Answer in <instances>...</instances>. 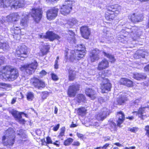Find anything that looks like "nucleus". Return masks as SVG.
Listing matches in <instances>:
<instances>
[{
    "mask_svg": "<svg viewBox=\"0 0 149 149\" xmlns=\"http://www.w3.org/2000/svg\"><path fill=\"white\" fill-rule=\"evenodd\" d=\"M129 130L132 132H136L138 130V128L137 127H135L129 128Z\"/></svg>",
    "mask_w": 149,
    "mask_h": 149,
    "instance_id": "obj_49",
    "label": "nucleus"
},
{
    "mask_svg": "<svg viewBox=\"0 0 149 149\" xmlns=\"http://www.w3.org/2000/svg\"><path fill=\"white\" fill-rule=\"evenodd\" d=\"M27 47L25 45H22L18 46L16 50L15 55L19 58L18 59L21 60H23L27 56Z\"/></svg>",
    "mask_w": 149,
    "mask_h": 149,
    "instance_id": "obj_9",
    "label": "nucleus"
},
{
    "mask_svg": "<svg viewBox=\"0 0 149 149\" xmlns=\"http://www.w3.org/2000/svg\"><path fill=\"white\" fill-rule=\"evenodd\" d=\"M49 47L48 45H45L43 47V48L40 51L41 52L42 55H45L48 52L49 49Z\"/></svg>",
    "mask_w": 149,
    "mask_h": 149,
    "instance_id": "obj_36",
    "label": "nucleus"
},
{
    "mask_svg": "<svg viewBox=\"0 0 149 149\" xmlns=\"http://www.w3.org/2000/svg\"><path fill=\"white\" fill-rule=\"evenodd\" d=\"M128 96L126 93L122 92H120L117 95L116 101L117 104L119 105H122L127 100Z\"/></svg>",
    "mask_w": 149,
    "mask_h": 149,
    "instance_id": "obj_18",
    "label": "nucleus"
},
{
    "mask_svg": "<svg viewBox=\"0 0 149 149\" xmlns=\"http://www.w3.org/2000/svg\"><path fill=\"white\" fill-rule=\"evenodd\" d=\"M73 140L71 138H69L65 140L64 142V145L66 146L70 145L73 141Z\"/></svg>",
    "mask_w": 149,
    "mask_h": 149,
    "instance_id": "obj_42",
    "label": "nucleus"
},
{
    "mask_svg": "<svg viewBox=\"0 0 149 149\" xmlns=\"http://www.w3.org/2000/svg\"><path fill=\"white\" fill-rule=\"evenodd\" d=\"M80 144V143L78 141H74L73 143V145L74 146H78Z\"/></svg>",
    "mask_w": 149,
    "mask_h": 149,
    "instance_id": "obj_54",
    "label": "nucleus"
},
{
    "mask_svg": "<svg viewBox=\"0 0 149 149\" xmlns=\"http://www.w3.org/2000/svg\"><path fill=\"white\" fill-rule=\"evenodd\" d=\"M67 3L63 5L61 8L60 12L63 15H66L69 14L72 10V1H67Z\"/></svg>",
    "mask_w": 149,
    "mask_h": 149,
    "instance_id": "obj_11",
    "label": "nucleus"
},
{
    "mask_svg": "<svg viewBox=\"0 0 149 149\" xmlns=\"http://www.w3.org/2000/svg\"><path fill=\"white\" fill-rule=\"evenodd\" d=\"M113 38L112 35L110 34V35H108L106 38L107 41L106 42L109 43L113 41Z\"/></svg>",
    "mask_w": 149,
    "mask_h": 149,
    "instance_id": "obj_43",
    "label": "nucleus"
},
{
    "mask_svg": "<svg viewBox=\"0 0 149 149\" xmlns=\"http://www.w3.org/2000/svg\"><path fill=\"white\" fill-rule=\"evenodd\" d=\"M31 15L35 22L38 23L42 17V10L41 8H33L31 13Z\"/></svg>",
    "mask_w": 149,
    "mask_h": 149,
    "instance_id": "obj_12",
    "label": "nucleus"
},
{
    "mask_svg": "<svg viewBox=\"0 0 149 149\" xmlns=\"http://www.w3.org/2000/svg\"><path fill=\"white\" fill-rule=\"evenodd\" d=\"M11 113L13 116L21 123L23 124L25 122L24 119H22L21 116L22 113L24 114L23 112L19 113L16 110H13L12 111Z\"/></svg>",
    "mask_w": 149,
    "mask_h": 149,
    "instance_id": "obj_23",
    "label": "nucleus"
},
{
    "mask_svg": "<svg viewBox=\"0 0 149 149\" xmlns=\"http://www.w3.org/2000/svg\"><path fill=\"white\" fill-rule=\"evenodd\" d=\"M109 143H106L104 145L103 147H97L96 149H107V147L109 146Z\"/></svg>",
    "mask_w": 149,
    "mask_h": 149,
    "instance_id": "obj_47",
    "label": "nucleus"
},
{
    "mask_svg": "<svg viewBox=\"0 0 149 149\" xmlns=\"http://www.w3.org/2000/svg\"><path fill=\"white\" fill-rule=\"evenodd\" d=\"M51 75L52 79L53 80H54V81H56L58 80V78L56 74H55L54 73H52Z\"/></svg>",
    "mask_w": 149,
    "mask_h": 149,
    "instance_id": "obj_46",
    "label": "nucleus"
},
{
    "mask_svg": "<svg viewBox=\"0 0 149 149\" xmlns=\"http://www.w3.org/2000/svg\"><path fill=\"white\" fill-rule=\"evenodd\" d=\"M146 52L143 50H137L134 55V58L136 59L141 58L145 57Z\"/></svg>",
    "mask_w": 149,
    "mask_h": 149,
    "instance_id": "obj_29",
    "label": "nucleus"
},
{
    "mask_svg": "<svg viewBox=\"0 0 149 149\" xmlns=\"http://www.w3.org/2000/svg\"><path fill=\"white\" fill-rule=\"evenodd\" d=\"M133 77L136 80H140L145 79L146 78V76L143 74L136 73L133 74Z\"/></svg>",
    "mask_w": 149,
    "mask_h": 149,
    "instance_id": "obj_30",
    "label": "nucleus"
},
{
    "mask_svg": "<svg viewBox=\"0 0 149 149\" xmlns=\"http://www.w3.org/2000/svg\"><path fill=\"white\" fill-rule=\"evenodd\" d=\"M146 108H149V106L145 107L141 106V107L139 108L138 111H134L132 113L134 115L138 116L141 119L143 120L148 116V115L146 114L147 111L145 109Z\"/></svg>",
    "mask_w": 149,
    "mask_h": 149,
    "instance_id": "obj_13",
    "label": "nucleus"
},
{
    "mask_svg": "<svg viewBox=\"0 0 149 149\" xmlns=\"http://www.w3.org/2000/svg\"><path fill=\"white\" fill-rule=\"evenodd\" d=\"M59 59L58 57H57L56 58V59L55 61V64H54V68L56 69H57L58 68V60Z\"/></svg>",
    "mask_w": 149,
    "mask_h": 149,
    "instance_id": "obj_51",
    "label": "nucleus"
},
{
    "mask_svg": "<svg viewBox=\"0 0 149 149\" xmlns=\"http://www.w3.org/2000/svg\"><path fill=\"white\" fill-rule=\"evenodd\" d=\"M114 144L118 147H121L122 146V145L119 143H114Z\"/></svg>",
    "mask_w": 149,
    "mask_h": 149,
    "instance_id": "obj_60",
    "label": "nucleus"
},
{
    "mask_svg": "<svg viewBox=\"0 0 149 149\" xmlns=\"http://www.w3.org/2000/svg\"><path fill=\"white\" fill-rule=\"evenodd\" d=\"M78 22L77 20L75 18H71L67 22V24L69 27H71L76 25Z\"/></svg>",
    "mask_w": 149,
    "mask_h": 149,
    "instance_id": "obj_32",
    "label": "nucleus"
},
{
    "mask_svg": "<svg viewBox=\"0 0 149 149\" xmlns=\"http://www.w3.org/2000/svg\"><path fill=\"white\" fill-rule=\"evenodd\" d=\"M46 140H47V144H52V140L50 137H47L46 138ZM45 143L46 144V143Z\"/></svg>",
    "mask_w": 149,
    "mask_h": 149,
    "instance_id": "obj_52",
    "label": "nucleus"
},
{
    "mask_svg": "<svg viewBox=\"0 0 149 149\" xmlns=\"http://www.w3.org/2000/svg\"><path fill=\"white\" fill-rule=\"evenodd\" d=\"M0 86L4 87H8V85L4 83H0Z\"/></svg>",
    "mask_w": 149,
    "mask_h": 149,
    "instance_id": "obj_55",
    "label": "nucleus"
},
{
    "mask_svg": "<svg viewBox=\"0 0 149 149\" xmlns=\"http://www.w3.org/2000/svg\"><path fill=\"white\" fill-rule=\"evenodd\" d=\"M109 113V110L106 108H104L95 116V118L98 121H102Z\"/></svg>",
    "mask_w": 149,
    "mask_h": 149,
    "instance_id": "obj_15",
    "label": "nucleus"
},
{
    "mask_svg": "<svg viewBox=\"0 0 149 149\" xmlns=\"http://www.w3.org/2000/svg\"><path fill=\"white\" fill-rule=\"evenodd\" d=\"M58 9L56 7L48 10L47 12V17L49 20L54 19L57 15Z\"/></svg>",
    "mask_w": 149,
    "mask_h": 149,
    "instance_id": "obj_17",
    "label": "nucleus"
},
{
    "mask_svg": "<svg viewBox=\"0 0 149 149\" xmlns=\"http://www.w3.org/2000/svg\"><path fill=\"white\" fill-rule=\"evenodd\" d=\"M48 93L47 92H42V93L41 94L42 98L43 99L46 98L48 96Z\"/></svg>",
    "mask_w": 149,
    "mask_h": 149,
    "instance_id": "obj_48",
    "label": "nucleus"
},
{
    "mask_svg": "<svg viewBox=\"0 0 149 149\" xmlns=\"http://www.w3.org/2000/svg\"><path fill=\"white\" fill-rule=\"evenodd\" d=\"M101 52L95 49L91 52L89 54L90 59L92 62H94L99 59V54Z\"/></svg>",
    "mask_w": 149,
    "mask_h": 149,
    "instance_id": "obj_19",
    "label": "nucleus"
},
{
    "mask_svg": "<svg viewBox=\"0 0 149 149\" xmlns=\"http://www.w3.org/2000/svg\"><path fill=\"white\" fill-rule=\"evenodd\" d=\"M19 133L18 134V135L20 136L22 138V139H21V140L22 142L25 141V139L23 140V138H24V139H25V138L26 137V136L24 134V131L23 130H19Z\"/></svg>",
    "mask_w": 149,
    "mask_h": 149,
    "instance_id": "obj_40",
    "label": "nucleus"
},
{
    "mask_svg": "<svg viewBox=\"0 0 149 149\" xmlns=\"http://www.w3.org/2000/svg\"><path fill=\"white\" fill-rule=\"evenodd\" d=\"M103 53L105 56L109 58V61L111 63H113L115 61V59L113 56L107 54L104 52H103Z\"/></svg>",
    "mask_w": 149,
    "mask_h": 149,
    "instance_id": "obj_38",
    "label": "nucleus"
},
{
    "mask_svg": "<svg viewBox=\"0 0 149 149\" xmlns=\"http://www.w3.org/2000/svg\"><path fill=\"white\" fill-rule=\"evenodd\" d=\"M145 70L146 71H149V65H147L144 68Z\"/></svg>",
    "mask_w": 149,
    "mask_h": 149,
    "instance_id": "obj_57",
    "label": "nucleus"
},
{
    "mask_svg": "<svg viewBox=\"0 0 149 149\" xmlns=\"http://www.w3.org/2000/svg\"><path fill=\"white\" fill-rule=\"evenodd\" d=\"M86 110L84 108H81L78 109V114L81 116H84L86 112Z\"/></svg>",
    "mask_w": 149,
    "mask_h": 149,
    "instance_id": "obj_37",
    "label": "nucleus"
},
{
    "mask_svg": "<svg viewBox=\"0 0 149 149\" xmlns=\"http://www.w3.org/2000/svg\"><path fill=\"white\" fill-rule=\"evenodd\" d=\"M0 75H1L5 80L12 81L17 78L19 73L16 68L7 66L0 71Z\"/></svg>",
    "mask_w": 149,
    "mask_h": 149,
    "instance_id": "obj_4",
    "label": "nucleus"
},
{
    "mask_svg": "<svg viewBox=\"0 0 149 149\" xmlns=\"http://www.w3.org/2000/svg\"><path fill=\"white\" fill-rule=\"evenodd\" d=\"M128 19L132 22L136 23L141 22L143 19V15L141 14H136L134 13L128 16Z\"/></svg>",
    "mask_w": 149,
    "mask_h": 149,
    "instance_id": "obj_20",
    "label": "nucleus"
},
{
    "mask_svg": "<svg viewBox=\"0 0 149 149\" xmlns=\"http://www.w3.org/2000/svg\"><path fill=\"white\" fill-rule=\"evenodd\" d=\"M16 101V98H13L11 104H13L15 103Z\"/></svg>",
    "mask_w": 149,
    "mask_h": 149,
    "instance_id": "obj_63",
    "label": "nucleus"
},
{
    "mask_svg": "<svg viewBox=\"0 0 149 149\" xmlns=\"http://www.w3.org/2000/svg\"><path fill=\"white\" fill-rule=\"evenodd\" d=\"M79 85L76 84H72L70 86L68 91V96L70 97H74L79 90Z\"/></svg>",
    "mask_w": 149,
    "mask_h": 149,
    "instance_id": "obj_16",
    "label": "nucleus"
},
{
    "mask_svg": "<svg viewBox=\"0 0 149 149\" xmlns=\"http://www.w3.org/2000/svg\"><path fill=\"white\" fill-rule=\"evenodd\" d=\"M76 100L79 103L84 102L86 100L84 96L82 94H78L77 96Z\"/></svg>",
    "mask_w": 149,
    "mask_h": 149,
    "instance_id": "obj_34",
    "label": "nucleus"
},
{
    "mask_svg": "<svg viewBox=\"0 0 149 149\" xmlns=\"http://www.w3.org/2000/svg\"><path fill=\"white\" fill-rule=\"evenodd\" d=\"M107 11L105 13V17L108 21H111L117 16L121 10V7L118 5L108 6H107Z\"/></svg>",
    "mask_w": 149,
    "mask_h": 149,
    "instance_id": "obj_5",
    "label": "nucleus"
},
{
    "mask_svg": "<svg viewBox=\"0 0 149 149\" xmlns=\"http://www.w3.org/2000/svg\"><path fill=\"white\" fill-rule=\"evenodd\" d=\"M143 99L141 98H140L136 99L132 102L131 103L132 106H136L138 105L139 104L143 102Z\"/></svg>",
    "mask_w": 149,
    "mask_h": 149,
    "instance_id": "obj_39",
    "label": "nucleus"
},
{
    "mask_svg": "<svg viewBox=\"0 0 149 149\" xmlns=\"http://www.w3.org/2000/svg\"><path fill=\"white\" fill-rule=\"evenodd\" d=\"M31 82L35 87L39 89H40L41 88H44L45 86V83L43 81L36 78L31 79Z\"/></svg>",
    "mask_w": 149,
    "mask_h": 149,
    "instance_id": "obj_21",
    "label": "nucleus"
},
{
    "mask_svg": "<svg viewBox=\"0 0 149 149\" xmlns=\"http://www.w3.org/2000/svg\"><path fill=\"white\" fill-rule=\"evenodd\" d=\"M3 57H1V59H0V65L3 62Z\"/></svg>",
    "mask_w": 149,
    "mask_h": 149,
    "instance_id": "obj_62",
    "label": "nucleus"
},
{
    "mask_svg": "<svg viewBox=\"0 0 149 149\" xmlns=\"http://www.w3.org/2000/svg\"><path fill=\"white\" fill-rule=\"evenodd\" d=\"M108 66V62L106 60L104 59L99 63L97 68L99 70H102L105 69Z\"/></svg>",
    "mask_w": 149,
    "mask_h": 149,
    "instance_id": "obj_27",
    "label": "nucleus"
},
{
    "mask_svg": "<svg viewBox=\"0 0 149 149\" xmlns=\"http://www.w3.org/2000/svg\"><path fill=\"white\" fill-rule=\"evenodd\" d=\"M58 111V109L56 107H55L54 113L56 114Z\"/></svg>",
    "mask_w": 149,
    "mask_h": 149,
    "instance_id": "obj_64",
    "label": "nucleus"
},
{
    "mask_svg": "<svg viewBox=\"0 0 149 149\" xmlns=\"http://www.w3.org/2000/svg\"><path fill=\"white\" fill-rule=\"evenodd\" d=\"M76 72L70 69L69 71V79L70 81L73 80L75 78Z\"/></svg>",
    "mask_w": 149,
    "mask_h": 149,
    "instance_id": "obj_33",
    "label": "nucleus"
},
{
    "mask_svg": "<svg viewBox=\"0 0 149 149\" xmlns=\"http://www.w3.org/2000/svg\"><path fill=\"white\" fill-rule=\"evenodd\" d=\"M12 33H14L13 37L16 40H19L21 38V34L20 28L18 27L14 26L11 30Z\"/></svg>",
    "mask_w": 149,
    "mask_h": 149,
    "instance_id": "obj_22",
    "label": "nucleus"
},
{
    "mask_svg": "<svg viewBox=\"0 0 149 149\" xmlns=\"http://www.w3.org/2000/svg\"><path fill=\"white\" fill-rule=\"evenodd\" d=\"M122 35L118 37V40L123 43H131L132 41H139V37L141 35V32L136 26L132 27L130 29L126 28V30L122 29L120 32Z\"/></svg>",
    "mask_w": 149,
    "mask_h": 149,
    "instance_id": "obj_1",
    "label": "nucleus"
},
{
    "mask_svg": "<svg viewBox=\"0 0 149 149\" xmlns=\"http://www.w3.org/2000/svg\"><path fill=\"white\" fill-rule=\"evenodd\" d=\"M21 15L24 17L22 18L20 24L24 27H26L28 25V19L29 14H26L25 12L19 13H13L6 17L3 16L1 18H0V22L2 25L4 22H15L19 18Z\"/></svg>",
    "mask_w": 149,
    "mask_h": 149,
    "instance_id": "obj_3",
    "label": "nucleus"
},
{
    "mask_svg": "<svg viewBox=\"0 0 149 149\" xmlns=\"http://www.w3.org/2000/svg\"><path fill=\"white\" fill-rule=\"evenodd\" d=\"M1 6L5 8L10 7L11 9L22 8L25 5L24 1H0Z\"/></svg>",
    "mask_w": 149,
    "mask_h": 149,
    "instance_id": "obj_7",
    "label": "nucleus"
},
{
    "mask_svg": "<svg viewBox=\"0 0 149 149\" xmlns=\"http://www.w3.org/2000/svg\"><path fill=\"white\" fill-rule=\"evenodd\" d=\"M15 132L13 129L10 128L6 132L5 135L2 137V142L3 145L7 147H11L15 142Z\"/></svg>",
    "mask_w": 149,
    "mask_h": 149,
    "instance_id": "obj_6",
    "label": "nucleus"
},
{
    "mask_svg": "<svg viewBox=\"0 0 149 149\" xmlns=\"http://www.w3.org/2000/svg\"><path fill=\"white\" fill-rule=\"evenodd\" d=\"M60 126V124H58L56 126H54L53 128V130L55 131H57L59 129Z\"/></svg>",
    "mask_w": 149,
    "mask_h": 149,
    "instance_id": "obj_53",
    "label": "nucleus"
},
{
    "mask_svg": "<svg viewBox=\"0 0 149 149\" xmlns=\"http://www.w3.org/2000/svg\"><path fill=\"white\" fill-rule=\"evenodd\" d=\"M34 97L33 94L31 92L28 93L27 95V98L28 100L31 101L33 100Z\"/></svg>",
    "mask_w": 149,
    "mask_h": 149,
    "instance_id": "obj_41",
    "label": "nucleus"
},
{
    "mask_svg": "<svg viewBox=\"0 0 149 149\" xmlns=\"http://www.w3.org/2000/svg\"><path fill=\"white\" fill-rule=\"evenodd\" d=\"M56 145L57 146H58L59 145V142L58 141H56L55 142L52 143Z\"/></svg>",
    "mask_w": 149,
    "mask_h": 149,
    "instance_id": "obj_59",
    "label": "nucleus"
},
{
    "mask_svg": "<svg viewBox=\"0 0 149 149\" xmlns=\"http://www.w3.org/2000/svg\"><path fill=\"white\" fill-rule=\"evenodd\" d=\"M81 35L84 38L86 39L89 38L91 33V31L87 26H83L80 29Z\"/></svg>",
    "mask_w": 149,
    "mask_h": 149,
    "instance_id": "obj_24",
    "label": "nucleus"
},
{
    "mask_svg": "<svg viewBox=\"0 0 149 149\" xmlns=\"http://www.w3.org/2000/svg\"><path fill=\"white\" fill-rule=\"evenodd\" d=\"M126 118L127 119H129L130 120H132L134 119V117L133 116H130V117L129 116V117H127Z\"/></svg>",
    "mask_w": 149,
    "mask_h": 149,
    "instance_id": "obj_61",
    "label": "nucleus"
},
{
    "mask_svg": "<svg viewBox=\"0 0 149 149\" xmlns=\"http://www.w3.org/2000/svg\"><path fill=\"white\" fill-rule=\"evenodd\" d=\"M77 136L78 137L80 138H82L83 137V134H80L79 133H77Z\"/></svg>",
    "mask_w": 149,
    "mask_h": 149,
    "instance_id": "obj_58",
    "label": "nucleus"
},
{
    "mask_svg": "<svg viewBox=\"0 0 149 149\" xmlns=\"http://www.w3.org/2000/svg\"><path fill=\"white\" fill-rule=\"evenodd\" d=\"M68 33L70 36H68V40L71 42H75V34L72 30H69Z\"/></svg>",
    "mask_w": 149,
    "mask_h": 149,
    "instance_id": "obj_31",
    "label": "nucleus"
},
{
    "mask_svg": "<svg viewBox=\"0 0 149 149\" xmlns=\"http://www.w3.org/2000/svg\"><path fill=\"white\" fill-rule=\"evenodd\" d=\"M37 65V62L34 61L31 64L21 65L20 69L21 71H25L28 74L30 75L34 72Z\"/></svg>",
    "mask_w": 149,
    "mask_h": 149,
    "instance_id": "obj_10",
    "label": "nucleus"
},
{
    "mask_svg": "<svg viewBox=\"0 0 149 149\" xmlns=\"http://www.w3.org/2000/svg\"><path fill=\"white\" fill-rule=\"evenodd\" d=\"M77 46H75L77 49L75 50L66 49L65 56L67 61L75 62L83 57L86 53L84 46L80 44L77 45Z\"/></svg>",
    "mask_w": 149,
    "mask_h": 149,
    "instance_id": "obj_2",
    "label": "nucleus"
},
{
    "mask_svg": "<svg viewBox=\"0 0 149 149\" xmlns=\"http://www.w3.org/2000/svg\"><path fill=\"white\" fill-rule=\"evenodd\" d=\"M116 117L118 118L117 121V125L120 126L121 124L124 121L125 119V115L123 113L122 111L117 112Z\"/></svg>",
    "mask_w": 149,
    "mask_h": 149,
    "instance_id": "obj_26",
    "label": "nucleus"
},
{
    "mask_svg": "<svg viewBox=\"0 0 149 149\" xmlns=\"http://www.w3.org/2000/svg\"><path fill=\"white\" fill-rule=\"evenodd\" d=\"M85 93L86 95L92 100H94L97 97L96 92L91 88H86Z\"/></svg>",
    "mask_w": 149,
    "mask_h": 149,
    "instance_id": "obj_25",
    "label": "nucleus"
},
{
    "mask_svg": "<svg viewBox=\"0 0 149 149\" xmlns=\"http://www.w3.org/2000/svg\"><path fill=\"white\" fill-rule=\"evenodd\" d=\"M9 48L7 43H2L0 42V49H2L4 51H6L9 50Z\"/></svg>",
    "mask_w": 149,
    "mask_h": 149,
    "instance_id": "obj_35",
    "label": "nucleus"
},
{
    "mask_svg": "<svg viewBox=\"0 0 149 149\" xmlns=\"http://www.w3.org/2000/svg\"><path fill=\"white\" fill-rule=\"evenodd\" d=\"M110 125L111 129H112L113 130H116L117 125L115 123L111 122L110 123Z\"/></svg>",
    "mask_w": 149,
    "mask_h": 149,
    "instance_id": "obj_45",
    "label": "nucleus"
},
{
    "mask_svg": "<svg viewBox=\"0 0 149 149\" xmlns=\"http://www.w3.org/2000/svg\"><path fill=\"white\" fill-rule=\"evenodd\" d=\"M120 82L121 84L124 85L129 87H132L133 86L132 81L126 78H121Z\"/></svg>",
    "mask_w": 149,
    "mask_h": 149,
    "instance_id": "obj_28",
    "label": "nucleus"
},
{
    "mask_svg": "<svg viewBox=\"0 0 149 149\" xmlns=\"http://www.w3.org/2000/svg\"><path fill=\"white\" fill-rule=\"evenodd\" d=\"M65 132V127H62L61 129L60 132L58 135V137L59 138H61L62 139V137L64 135Z\"/></svg>",
    "mask_w": 149,
    "mask_h": 149,
    "instance_id": "obj_44",
    "label": "nucleus"
},
{
    "mask_svg": "<svg viewBox=\"0 0 149 149\" xmlns=\"http://www.w3.org/2000/svg\"><path fill=\"white\" fill-rule=\"evenodd\" d=\"M97 80H100L102 81L101 88L102 92L103 93H106L111 91V85L107 79L104 77V75L101 74L100 73L98 76H97Z\"/></svg>",
    "mask_w": 149,
    "mask_h": 149,
    "instance_id": "obj_8",
    "label": "nucleus"
},
{
    "mask_svg": "<svg viewBox=\"0 0 149 149\" xmlns=\"http://www.w3.org/2000/svg\"><path fill=\"white\" fill-rule=\"evenodd\" d=\"M136 147L134 146H132L130 147H125L123 149H135Z\"/></svg>",
    "mask_w": 149,
    "mask_h": 149,
    "instance_id": "obj_56",
    "label": "nucleus"
},
{
    "mask_svg": "<svg viewBox=\"0 0 149 149\" xmlns=\"http://www.w3.org/2000/svg\"><path fill=\"white\" fill-rule=\"evenodd\" d=\"M47 73V72L44 70H42L40 73V76L41 77L45 75Z\"/></svg>",
    "mask_w": 149,
    "mask_h": 149,
    "instance_id": "obj_50",
    "label": "nucleus"
},
{
    "mask_svg": "<svg viewBox=\"0 0 149 149\" xmlns=\"http://www.w3.org/2000/svg\"><path fill=\"white\" fill-rule=\"evenodd\" d=\"M39 36L40 38L48 39L50 41H53L55 39L59 40L60 38L58 35L51 31L47 32L46 34L41 33Z\"/></svg>",
    "mask_w": 149,
    "mask_h": 149,
    "instance_id": "obj_14",
    "label": "nucleus"
}]
</instances>
